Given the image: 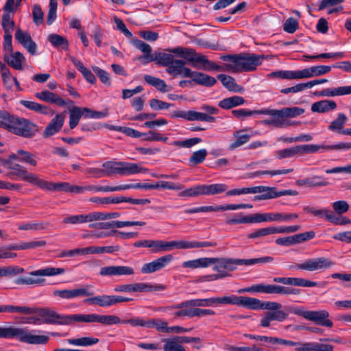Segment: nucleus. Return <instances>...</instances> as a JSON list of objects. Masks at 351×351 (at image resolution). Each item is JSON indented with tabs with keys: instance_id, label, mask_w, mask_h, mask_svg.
Returning <instances> with one entry per match:
<instances>
[{
	"instance_id": "nucleus-1",
	"label": "nucleus",
	"mask_w": 351,
	"mask_h": 351,
	"mask_svg": "<svg viewBox=\"0 0 351 351\" xmlns=\"http://www.w3.org/2000/svg\"><path fill=\"white\" fill-rule=\"evenodd\" d=\"M131 43L144 53L143 56L138 58V60L144 59L145 63L154 61L160 66H166L167 73L174 77L181 75L182 70L185 68L184 65L188 64L184 59H175L173 53L169 52V49L166 51L169 53L158 52L151 54L152 47L147 43L137 38H132Z\"/></svg>"
},
{
	"instance_id": "nucleus-2",
	"label": "nucleus",
	"mask_w": 351,
	"mask_h": 351,
	"mask_svg": "<svg viewBox=\"0 0 351 351\" xmlns=\"http://www.w3.org/2000/svg\"><path fill=\"white\" fill-rule=\"evenodd\" d=\"M0 313H18L23 315L38 313L42 318V323L46 324L68 325L69 315L58 313L54 310L45 308H32L25 306H14L11 304L0 305Z\"/></svg>"
},
{
	"instance_id": "nucleus-3",
	"label": "nucleus",
	"mask_w": 351,
	"mask_h": 351,
	"mask_svg": "<svg viewBox=\"0 0 351 351\" xmlns=\"http://www.w3.org/2000/svg\"><path fill=\"white\" fill-rule=\"evenodd\" d=\"M168 51L175 53L177 57L186 60L188 64L195 68L202 69L207 71H220V65L209 60L206 56L197 53L194 49L176 47Z\"/></svg>"
},
{
	"instance_id": "nucleus-4",
	"label": "nucleus",
	"mask_w": 351,
	"mask_h": 351,
	"mask_svg": "<svg viewBox=\"0 0 351 351\" xmlns=\"http://www.w3.org/2000/svg\"><path fill=\"white\" fill-rule=\"evenodd\" d=\"M256 194L261 193L254 196V201L266 200L274 199L283 195H292L295 196L298 194V192L295 190L287 189L277 191L276 187H271L266 186H257L252 187H246L242 189H234L226 191V196L240 195L242 194Z\"/></svg>"
},
{
	"instance_id": "nucleus-5",
	"label": "nucleus",
	"mask_w": 351,
	"mask_h": 351,
	"mask_svg": "<svg viewBox=\"0 0 351 351\" xmlns=\"http://www.w3.org/2000/svg\"><path fill=\"white\" fill-rule=\"evenodd\" d=\"M104 169H93L91 173H102L107 176L114 174L120 176H129L139 173H147L148 169L141 166V164L128 162H116L113 160L107 161L103 163Z\"/></svg>"
},
{
	"instance_id": "nucleus-6",
	"label": "nucleus",
	"mask_w": 351,
	"mask_h": 351,
	"mask_svg": "<svg viewBox=\"0 0 351 351\" xmlns=\"http://www.w3.org/2000/svg\"><path fill=\"white\" fill-rule=\"evenodd\" d=\"M34 332V330L28 332L21 328L0 326V338L17 339L21 342L34 345H45L49 341V336L36 335Z\"/></svg>"
},
{
	"instance_id": "nucleus-7",
	"label": "nucleus",
	"mask_w": 351,
	"mask_h": 351,
	"mask_svg": "<svg viewBox=\"0 0 351 351\" xmlns=\"http://www.w3.org/2000/svg\"><path fill=\"white\" fill-rule=\"evenodd\" d=\"M210 266L214 265L213 269L217 272L206 276L210 281L229 277L230 272L234 271L237 266L243 265L241 258L210 257Z\"/></svg>"
},
{
	"instance_id": "nucleus-8",
	"label": "nucleus",
	"mask_w": 351,
	"mask_h": 351,
	"mask_svg": "<svg viewBox=\"0 0 351 351\" xmlns=\"http://www.w3.org/2000/svg\"><path fill=\"white\" fill-rule=\"evenodd\" d=\"M65 272L64 268L46 267L29 272V277H21L16 280L15 283L19 285H43L46 280L43 276H54L63 274Z\"/></svg>"
},
{
	"instance_id": "nucleus-9",
	"label": "nucleus",
	"mask_w": 351,
	"mask_h": 351,
	"mask_svg": "<svg viewBox=\"0 0 351 351\" xmlns=\"http://www.w3.org/2000/svg\"><path fill=\"white\" fill-rule=\"evenodd\" d=\"M221 59L224 61L229 60L233 63H237L240 72L253 71L256 69L258 65L261 64L265 59V56L254 53L227 55L223 56Z\"/></svg>"
},
{
	"instance_id": "nucleus-10",
	"label": "nucleus",
	"mask_w": 351,
	"mask_h": 351,
	"mask_svg": "<svg viewBox=\"0 0 351 351\" xmlns=\"http://www.w3.org/2000/svg\"><path fill=\"white\" fill-rule=\"evenodd\" d=\"M136 247H148L152 253L167 252L173 249L181 250V240L165 241L162 240H143L134 243Z\"/></svg>"
},
{
	"instance_id": "nucleus-11",
	"label": "nucleus",
	"mask_w": 351,
	"mask_h": 351,
	"mask_svg": "<svg viewBox=\"0 0 351 351\" xmlns=\"http://www.w3.org/2000/svg\"><path fill=\"white\" fill-rule=\"evenodd\" d=\"M335 263L329 258L324 256L309 258L301 263L289 266V269L314 271L332 267Z\"/></svg>"
},
{
	"instance_id": "nucleus-12",
	"label": "nucleus",
	"mask_w": 351,
	"mask_h": 351,
	"mask_svg": "<svg viewBox=\"0 0 351 351\" xmlns=\"http://www.w3.org/2000/svg\"><path fill=\"white\" fill-rule=\"evenodd\" d=\"M8 168L12 170L9 173L10 176L17 177L21 180L39 188L42 179L40 178L38 175L29 172L25 167L19 164L11 165Z\"/></svg>"
},
{
	"instance_id": "nucleus-13",
	"label": "nucleus",
	"mask_w": 351,
	"mask_h": 351,
	"mask_svg": "<svg viewBox=\"0 0 351 351\" xmlns=\"http://www.w3.org/2000/svg\"><path fill=\"white\" fill-rule=\"evenodd\" d=\"M300 315L306 319L322 326L331 328L333 326V322L329 319L330 314L326 310L304 311Z\"/></svg>"
},
{
	"instance_id": "nucleus-14",
	"label": "nucleus",
	"mask_w": 351,
	"mask_h": 351,
	"mask_svg": "<svg viewBox=\"0 0 351 351\" xmlns=\"http://www.w3.org/2000/svg\"><path fill=\"white\" fill-rule=\"evenodd\" d=\"M181 76L189 77L197 84L206 87H211L217 83V80L206 73L193 71L189 68L186 67L182 70Z\"/></svg>"
},
{
	"instance_id": "nucleus-15",
	"label": "nucleus",
	"mask_w": 351,
	"mask_h": 351,
	"mask_svg": "<svg viewBox=\"0 0 351 351\" xmlns=\"http://www.w3.org/2000/svg\"><path fill=\"white\" fill-rule=\"evenodd\" d=\"M243 307L251 310H269L274 311L279 310L282 304L276 302H263L257 298L244 296Z\"/></svg>"
},
{
	"instance_id": "nucleus-16",
	"label": "nucleus",
	"mask_w": 351,
	"mask_h": 351,
	"mask_svg": "<svg viewBox=\"0 0 351 351\" xmlns=\"http://www.w3.org/2000/svg\"><path fill=\"white\" fill-rule=\"evenodd\" d=\"M36 125L28 120L18 117L10 132L24 138H31L35 135Z\"/></svg>"
},
{
	"instance_id": "nucleus-17",
	"label": "nucleus",
	"mask_w": 351,
	"mask_h": 351,
	"mask_svg": "<svg viewBox=\"0 0 351 351\" xmlns=\"http://www.w3.org/2000/svg\"><path fill=\"white\" fill-rule=\"evenodd\" d=\"M90 287V285H86L79 289H56L53 291V295L65 300H71L80 296H91L94 293L88 291Z\"/></svg>"
},
{
	"instance_id": "nucleus-18",
	"label": "nucleus",
	"mask_w": 351,
	"mask_h": 351,
	"mask_svg": "<svg viewBox=\"0 0 351 351\" xmlns=\"http://www.w3.org/2000/svg\"><path fill=\"white\" fill-rule=\"evenodd\" d=\"M134 274V269L130 266L109 265L100 268L99 274L103 277H114L120 276H131Z\"/></svg>"
},
{
	"instance_id": "nucleus-19",
	"label": "nucleus",
	"mask_w": 351,
	"mask_h": 351,
	"mask_svg": "<svg viewBox=\"0 0 351 351\" xmlns=\"http://www.w3.org/2000/svg\"><path fill=\"white\" fill-rule=\"evenodd\" d=\"M155 290L154 286L143 282L117 285L114 287L117 293L149 292Z\"/></svg>"
},
{
	"instance_id": "nucleus-20",
	"label": "nucleus",
	"mask_w": 351,
	"mask_h": 351,
	"mask_svg": "<svg viewBox=\"0 0 351 351\" xmlns=\"http://www.w3.org/2000/svg\"><path fill=\"white\" fill-rule=\"evenodd\" d=\"M173 259L171 254L161 256L150 263L144 264L141 267L143 274H150L162 269L169 265Z\"/></svg>"
},
{
	"instance_id": "nucleus-21",
	"label": "nucleus",
	"mask_w": 351,
	"mask_h": 351,
	"mask_svg": "<svg viewBox=\"0 0 351 351\" xmlns=\"http://www.w3.org/2000/svg\"><path fill=\"white\" fill-rule=\"evenodd\" d=\"M15 39L21 44L29 53L35 55L36 53L37 45L31 38L30 34L27 32H23L18 28L15 33Z\"/></svg>"
},
{
	"instance_id": "nucleus-22",
	"label": "nucleus",
	"mask_w": 351,
	"mask_h": 351,
	"mask_svg": "<svg viewBox=\"0 0 351 351\" xmlns=\"http://www.w3.org/2000/svg\"><path fill=\"white\" fill-rule=\"evenodd\" d=\"M288 313L282 310L267 311L260 319L259 326L263 328L269 327L272 321L283 322L288 317Z\"/></svg>"
},
{
	"instance_id": "nucleus-23",
	"label": "nucleus",
	"mask_w": 351,
	"mask_h": 351,
	"mask_svg": "<svg viewBox=\"0 0 351 351\" xmlns=\"http://www.w3.org/2000/svg\"><path fill=\"white\" fill-rule=\"evenodd\" d=\"M296 351H334V346L330 344H324L317 342H298L295 346Z\"/></svg>"
},
{
	"instance_id": "nucleus-24",
	"label": "nucleus",
	"mask_w": 351,
	"mask_h": 351,
	"mask_svg": "<svg viewBox=\"0 0 351 351\" xmlns=\"http://www.w3.org/2000/svg\"><path fill=\"white\" fill-rule=\"evenodd\" d=\"M204 114L194 110L184 111L178 110L169 113V117L172 119L182 118L187 121H204Z\"/></svg>"
},
{
	"instance_id": "nucleus-25",
	"label": "nucleus",
	"mask_w": 351,
	"mask_h": 351,
	"mask_svg": "<svg viewBox=\"0 0 351 351\" xmlns=\"http://www.w3.org/2000/svg\"><path fill=\"white\" fill-rule=\"evenodd\" d=\"M64 121V115L58 114L47 125L43 132L44 137L51 136L58 132L62 128Z\"/></svg>"
},
{
	"instance_id": "nucleus-26",
	"label": "nucleus",
	"mask_w": 351,
	"mask_h": 351,
	"mask_svg": "<svg viewBox=\"0 0 351 351\" xmlns=\"http://www.w3.org/2000/svg\"><path fill=\"white\" fill-rule=\"evenodd\" d=\"M3 59L10 67L19 71L23 69V63L25 61V58L21 52L5 53Z\"/></svg>"
},
{
	"instance_id": "nucleus-27",
	"label": "nucleus",
	"mask_w": 351,
	"mask_h": 351,
	"mask_svg": "<svg viewBox=\"0 0 351 351\" xmlns=\"http://www.w3.org/2000/svg\"><path fill=\"white\" fill-rule=\"evenodd\" d=\"M260 114H267L271 117L273 125L281 128L285 125V117L283 109H261L260 110Z\"/></svg>"
},
{
	"instance_id": "nucleus-28",
	"label": "nucleus",
	"mask_w": 351,
	"mask_h": 351,
	"mask_svg": "<svg viewBox=\"0 0 351 351\" xmlns=\"http://www.w3.org/2000/svg\"><path fill=\"white\" fill-rule=\"evenodd\" d=\"M244 296L230 295L223 296L217 298H210V304L221 305V304H234L243 307Z\"/></svg>"
},
{
	"instance_id": "nucleus-29",
	"label": "nucleus",
	"mask_w": 351,
	"mask_h": 351,
	"mask_svg": "<svg viewBox=\"0 0 351 351\" xmlns=\"http://www.w3.org/2000/svg\"><path fill=\"white\" fill-rule=\"evenodd\" d=\"M39 188L47 191H65L71 193L72 185L69 182L53 183L41 180Z\"/></svg>"
},
{
	"instance_id": "nucleus-30",
	"label": "nucleus",
	"mask_w": 351,
	"mask_h": 351,
	"mask_svg": "<svg viewBox=\"0 0 351 351\" xmlns=\"http://www.w3.org/2000/svg\"><path fill=\"white\" fill-rule=\"evenodd\" d=\"M95 221V212H92L86 215L82 214L67 216L63 219L62 222L66 224L75 225Z\"/></svg>"
},
{
	"instance_id": "nucleus-31",
	"label": "nucleus",
	"mask_w": 351,
	"mask_h": 351,
	"mask_svg": "<svg viewBox=\"0 0 351 351\" xmlns=\"http://www.w3.org/2000/svg\"><path fill=\"white\" fill-rule=\"evenodd\" d=\"M215 311L211 309H203L195 307H186V309L176 313L177 316H185V317H202L213 315Z\"/></svg>"
},
{
	"instance_id": "nucleus-32",
	"label": "nucleus",
	"mask_w": 351,
	"mask_h": 351,
	"mask_svg": "<svg viewBox=\"0 0 351 351\" xmlns=\"http://www.w3.org/2000/svg\"><path fill=\"white\" fill-rule=\"evenodd\" d=\"M337 107L335 101L325 99L313 103L311 110L313 112L325 113L335 110Z\"/></svg>"
},
{
	"instance_id": "nucleus-33",
	"label": "nucleus",
	"mask_w": 351,
	"mask_h": 351,
	"mask_svg": "<svg viewBox=\"0 0 351 351\" xmlns=\"http://www.w3.org/2000/svg\"><path fill=\"white\" fill-rule=\"evenodd\" d=\"M35 96L42 101L54 104L59 106L66 105V102L60 96L48 90H43L40 93H36Z\"/></svg>"
},
{
	"instance_id": "nucleus-34",
	"label": "nucleus",
	"mask_w": 351,
	"mask_h": 351,
	"mask_svg": "<svg viewBox=\"0 0 351 351\" xmlns=\"http://www.w3.org/2000/svg\"><path fill=\"white\" fill-rule=\"evenodd\" d=\"M245 102L243 97L234 95L230 97L224 98L219 101L218 106L225 110L231 109L232 108L241 106Z\"/></svg>"
},
{
	"instance_id": "nucleus-35",
	"label": "nucleus",
	"mask_w": 351,
	"mask_h": 351,
	"mask_svg": "<svg viewBox=\"0 0 351 351\" xmlns=\"http://www.w3.org/2000/svg\"><path fill=\"white\" fill-rule=\"evenodd\" d=\"M217 79L219 80L223 86L230 91L241 93L243 90V87L238 85L235 80L230 75L219 74L217 76Z\"/></svg>"
},
{
	"instance_id": "nucleus-36",
	"label": "nucleus",
	"mask_w": 351,
	"mask_h": 351,
	"mask_svg": "<svg viewBox=\"0 0 351 351\" xmlns=\"http://www.w3.org/2000/svg\"><path fill=\"white\" fill-rule=\"evenodd\" d=\"M284 285L302 287H314L318 286L319 283L302 278L285 277Z\"/></svg>"
},
{
	"instance_id": "nucleus-37",
	"label": "nucleus",
	"mask_w": 351,
	"mask_h": 351,
	"mask_svg": "<svg viewBox=\"0 0 351 351\" xmlns=\"http://www.w3.org/2000/svg\"><path fill=\"white\" fill-rule=\"evenodd\" d=\"M300 290L289 287H284L277 285H268V293L281 295H297Z\"/></svg>"
},
{
	"instance_id": "nucleus-38",
	"label": "nucleus",
	"mask_w": 351,
	"mask_h": 351,
	"mask_svg": "<svg viewBox=\"0 0 351 351\" xmlns=\"http://www.w3.org/2000/svg\"><path fill=\"white\" fill-rule=\"evenodd\" d=\"M210 258L202 257L194 260L184 261L182 263V266L184 268L191 269L206 268L210 266Z\"/></svg>"
},
{
	"instance_id": "nucleus-39",
	"label": "nucleus",
	"mask_w": 351,
	"mask_h": 351,
	"mask_svg": "<svg viewBox=\"0 0 351 351\" xmlns=\"http://www.w3.org/2000/svg\"><path fill=\"white\" fill-rule=\"evenodd\" d=\"M46 244L47 242L45 241H33L29 242H22L19 244H12L9 245L8 248L15 250H24L44 247Z\"/></svg>"
},
{
	"instance_id": "nucleus-40",
	"label": "nucleus",
	"mask_w": 351,
	"mask_h": 351,
	"mask_svg": "<svg viewBox=\"0 0 351 351\" xmlns=\"http://www.w3.org/2000/svg\"><path fill=\"white\" fill-rule=\"evenodd\" d=\"M244 132H245V130H239V131L234 132L233 136H234V137L236 138V140L230 145V146H229L230 149H234L245 144L246 143H247L250 141L252 136L250 134H245Z\"/></svg>"
},
{
	"instance_id": "nucleus-41",
	"label": "nucleus",
	"mask_w": 351,
	"mask_h": 351,
	"mask_svg": "<svg viewBox=\"0 0 351 351\" xmlns=\"http://www.w3.org/2000/svg\"><path fill=\"white\" fill-rule=\"evenodd\" d=\"M112 295H97L88 298L84 302L95 304L101 307H108L112 306Z\"/></svg>"
},
{
	"instance_id": "nucleus-42",
	"label": "nucleus",
	"mask_w": 351,
	"mask_h": 351,
	"mask_svg": "<svg viewBox=\"0 0 351 351\" xmlns=\"http://www.w3.org/2000/svg\"><path fill=\"white\" fill-rule=\"evenodd\" d=\"M72 322H85V323H98V314H73L69 315V324Z\"/></svg>"
},
{
	"instance_id": "nucleus-43",
	"label": "nucleus",
	"mask_w": 351,
	"mask_h": 351,
	"mask_svg": "<svg viewBox=\"0 0 351 351\" xmlns=\"http://www.w3.org/2000/svg\"><path fill=\"white\" fill-rule=\"evenodd\" d=\"M276 234V226L259 228L250 232L247 237L250 239H263L268 235Z\"/></svg>"
},
{
	"instance_id": "nucleus-44",
	"label": "nucleus",
	"mask_w": 351,
	"mask_h": 351,
	"mask_svg": "<svg viewBox=\"0 0 351 351\" xmlns=\"http://www.w3.org/2000/svg\"><path fill=\"white\" fill-rule=\"evenodd\" d=\"M204 195H214L227 191L228 186L225 184H203Z\"/></svg>"
},
{
	"instance_id": "nucleus-45",
	"label": "nucleus",
	"mask_w": 351,
	"mask_h": 351,
	"mask_svg": "<svg viewBox=\"0 0 351 351\" xmlns=\"http://www.w3.org/2000/svg\"><path fill=\"white\" fill-rule=\"evenodd\" d=\"M143 78L146 83L154 86L157 90L161 92L165 93L169 90L167 89V85L163 80L149 75H145Z\"/></svg>"
},
{
	"instance_id": "nucleus-46",
	"label": "nucleus",
	"mask_w": 351,
	"mask_h": 351,
	"mask_svg": "<svg viewBox=\"0 0 351 351\" xmlns=\"http://www.w3.org/2000/svg\"><path fill=\"white\" fill-rule=\"evenodd\" d=\"M216 242L210 241H186L181 240V250L193 249L199 247H215Z\"/></svg>"
},
{
	"instance_id": "nucleus-47",
	"label": "nucleus",
	"mask_w": 351,
	"mask_h": 351,
	"mask_svg": "<svg viewBox=\"0 0 351 351\" xmlns=\"http://www.w3.org/2000/svg\"><path fill=\"white\" fill-rule=\"evenodd\" d=\"M227 224L253 223H256V213L251 215H243L241 213L236 217L226 220Z\"/></svg>"
},
{
	"instance_id": "nucleus-48",
	"label": "nucleus",
	"mask_w": 351,
	"mask_h": 351,
	"mask_svg": "<svg viewBox=\"0 0 351 351\" xmlns=\"http://www.w3.org/2000/svg\"><path fill=\"white\" fill-rule=\"evenodd\" d=\"M256 223L281 221L282 213H256Z\"/></svg>"
},
{
	"instance_id": "nucleus-49",
	"label": "nucleus",
	"mask_w": 351,
	"mask_h": 351,
	"mask_svg": "<svg viewBox=\"0 0 351 351\" xmlns=\"http://www.w3.org/2000/svg\"><path fill=\"white\" fill-rule=\"evenodd\" d=\"M346 121V116L343 113H339L338 117L333 120L328 125V129L331 131L341 134Z\"/></svg>"
},
{
	"instance_id": "nucleus-50",
	"label": "nucleus",
	"mask_w": 351,
	"mask_h": 351,
	"mask_svg": "<svg viewBox=\"0 0 351 351\" xmlns=\"http://www.w3.org/2000/svg\"><path fill=\"white\" fill-rule=\"evenodd\" d=\"M0 126L10 132L12 127H14L18 117L11 115L9 112L5 111L0 116Z\"/></svg>"
},
{
	"instance_id": "nucleus-51",
	"label": "nucleus",
	"mask_w": 351,
	"mask_h": 351,
	"mask_svg": "<svg viewBox=\"0 0 351 351\" xmlns=\"http://www.w3.org/2000/svg\"><path fill=\"white\" fill-rule=\"evenodd\" d=\"M147 328H155L158 332H169L167 322L160 319H150L147 320Z\"/></svg>"
},
{
	"instance_id": "nucleus-52",
	"label": "nucleus",
	"mask_w": 351,
	"mask_h": 351,
	"mask_svg": "<svg viewBox=\"0 0 351 351\" xmlns=\"http://www.w3.org/2000/svg\"><path fill=\"white\" fill-rule=\"evenodd\" d=\"M71 345L77 346H89L96 344L99 342V339L94 337H84L78 339H69L67 340Z\"/></svg>"
},
{
	"instance_id": "nucleus-53",
	"label": "nucleus",
	"mask_w": 351,
	"mask_h": 351,
	"mask_svg": "<svg viewBox=\"0 0 351 351\" xmlns=\"http://www.w3.org/2000/svg\"><path fill=\"white\" fill-rule=\"evenodd\" d=\"M164 351H186V349L182 346L178 341L176 340V337L170 339H165L163 340Z\"/></svg>"
},
{
	"instance_id": "nucleus-54",
	"label": "nucleus",
	"mask_w": 351,
	"mask_h": 351,
	"mask_svg": "<svg viewBox=\"0 0 351 351\" xmlns=\"http://www.w3.org/2000/svg\"><path fill=\"white\" fill-rule=\"evenodd\" d=\"M199 195H204L203 184H198L193 186L191 188L186 189L181 191L179 194V197H193Z\"/></svg>"
},
{
	"instance_id": "nucleus-55",
	"label": "nucleus",
	"mask_w": 351,
	"mask_h": 351,
	"mask_svg": "<svg viewBox=\"0 0 351 351\" xmlns=\"http://www.w3.org/2000/svg\"><path fill=\"white\" fill-rule=\"evenodd\" d=\"M47 40L51 43L55 47H62L64 49H67L69 47L68 40L63 36L56 34H51L48 36Z\"/></svg>"
},
{
	"instance_id": "nucleus-56",
	"label": "nucleus",
	"mask_w": 351,
	"mask_h": 351,
	"mask_svg": "<svg viewBox=\"0 0 351 351\" xmlns=\"http://www.w3.org/2000/svg\"><path fill=\"white\" fill-rule=\"evenodd\" d=\"M0 71H1L2 80H3L4 86L8 90L12 89V80L13 77H12V75H11L10 69L7 67V66L4 63H3L1 62H0Z\"/></svg>"
},
{
	"instance_id": "nucleus-57",
	"label": "nucleus",
	"mask_w": 351,
	"mask_h": 351,
	"mask_svg": "<svg viewBox=\"0 0 351 351\" xmlns=\"http://www.w3.org/2000/svg\"><path fill=\"white\" fill-rule=\"evenodd\" d=\"M21 104L29 110H34L37 112H40L44 114H48L49 108L47 106L41 105L38 103L32 101L22 100L21 101Z\"/></svg>"
},
{
	"instance_id": "nucleus-58",
	"label": "nucleus",
	"mask_w": 351,
	"mask_h": 351,
	"mask_svg": "<svg viewBox=\"0 0 351 351\" xmlns=\"http://www.w3.org/2000/svg\"><path fill=\"white\" fill-rule=\"evenodd\" d=\"M17 154L19 155V161L30 165L33 167H36L37 165V161L35 159V156L32 153L23 149H18Z\"/></svg>"
},
{
	"instance_id": "nucleus-59",
	"label": "nucleus",
	"mask_w": 351,
	"mask_h": 351,
	"mask_svg": "<svg viewBox=\"0 0 351 351\" xmlns=\"http://www.w3.org/2000/svg\"><path fill=\"white\" fill-rule=\"evenodd\" d=\"M81 108L75 106L69 110V127L71 129H74L81 119L82 113L80 112Z\"/></svg>"
},
{
	"instance_id": "nucleus-60",
	"label": "nucleus",
	"mask_w": 351,
	"mask_h": 351,
	"mask_svg": "<svg viewBox=\"0 0 351 351\" xmlns=\"http://www.w3.org/2000/svg\"><path fill=\"white\" fill-rule=\"evenodd\" d=\"M14 25V21L12 20L11 14L4 13L2 16V27L4 30V34H12Z\"/></svg>"
},
{
	"instance_id": "nucleus-61",
	"label": "nucleus",
	"mask_w": 351,
	"mask_h": 351,
	"mask_svg": "<svg viewBox=\"0 0 351 351\" xmlns=\"http://www.w3.org/2000/svg\"><path fill=\"white\" fill-rule=\"evenodd\" d=\"M80 112L82 116L85 118L101 119L108 115L107 112L93 110L88 108H81Z\"/></svg>"
},
{
	"instance_id": "nucleus-62",
	"label": "nucleus",
	"mask_w": 351,
	"mask_h": 351,
	"mask_svg": "<svg viewBox=\"0 0 351 351\" xmlns=\"http://www.w3.org/2000/svg\"><path fill=\"white\" fill-rule=\"evenodd\" d=\"M276 155L279 159L291 158L295 155H299L298 145L289 148L280 149L276 152Z\"/></svg>"
},
{
	"instance_id": "nucleus-63",
	"label": "nucleus",
	"mask_w": 351,
	"mask_h": 351,
	"mask_svg": "<svg viewBox=\"0 0 351 351\" xmlns=\"http://www.w3.org/2000/svg\"><path fill=\"white\" fill-rule=\"evenodd\" d=\"M207 150L206 149H201L194 152L191 156L189 158V162L193 165L202 163L207 156Z\"/></svg>"
},
{
	"instance_id": "nucleus-64",
	"label": "nucleus",
	"mask_w": 351,
	"mask_h": 351,
	"mask_svg": "<svg viewBox=\"0 0 351 351\" xmlns=\"http://www.w3.org/2000/svg\"><path fill=\"white\" fill-rule=\"evenodd\" d=\"M24 271V269L19 266L3 267L0 268V276H16Z\"/></svg>"
}]
</instances>
